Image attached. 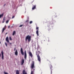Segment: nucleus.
I'll return each mask as SVG.
<instances>
[{
    "mask_svg": "<svg viewBox=\"0 0 74 74\" xmlns=\"http://www.w3.org/2000/svg\"><path fill=\"white\" fill-rule=\"evenodd\" d=\"M28 40V42H29L31 41V36L28 35L26 36L25 38V41H27V40Z\"/></svg>",
    "mask_w": 74,
    "mask_h": 74,
    "instance_id": "1",
    "label": "nucleus"
},
{
    "mask_svg": "<svg viewBox=\"0 0 74 74\" xmlns=\"http://www.w3.org/2000/svg\"><path fill=\"white\" fill-rule=\"evenodd\" d=\"M34 61H33L32 63L31 68V69H34Z\"/></svg>",
    "mask_w": 74,
    "mask_h": 74,
    "instance_id": "2",
    "label": "nucleus"
},
{
    "mask_svg": "<svg viewBox=\"0 0 74 74\" xmlns=\"http://www.w3.org/2000/svg\"><path fill=\"white\" fill-rule=\"evenodd\" d=\"M1 53L2 59L3 60L4 59V52H3V51H2L1 52Z\"/></svg>",
    "mask_w": 74,
    "mask_h": 74,
    "instance_id": "3",
    "label": "nucleus"
},
{
    "mask_svg": "<svg viewBox=\"0 0 74 74\" xmlns=\"http://www.w3.org/2000/svg\"><path fill=\"white\" fill-rule=\"evenodd\" d=\"M28 53L29 54V56H30L31 58H33V54H32V53L31 52L29 51Z\"/></svg>",
    "mask_w": 74,
    "mask_h": 74,
    "instance_id": "4",
    "label": "nucleus"
},
{
    "mask_svg": "<svg viewBox=\"0 0 74 74\" xmlns=\"http://www.w3.org/2000/svg\"><path fill=\"white\" fill-rule=\"evenodd\" d=\"M27 58V54H26V50L25 51V55H24V58L25 59H26Z\"/></svg>",
    "mask_w": 74,
    "mask_h": 74,
    "instance_id": "5",
    "label": "nucleus"
},
{
    "mask_svg": "<svg viewBox=\"0 0 74 74\" xmlns=\"http://www.w3.org/2000/svg\"><path fill=\"white\" fill-rule=\"evenodd\" d=\"M36 29L38 30L36 31V34H37V36H39L38 34V27H36Z\"/></svg>",
    "mask_w": 74,
    "mask_h": 74,
    "instance_id": "6",
    "label": "nucleus"
},
{
    "mask_svg": "<svg viewBox=\"0 0 74 74\" xmlns=\"http://www.w3.org/2000/svg\"><path fill=\"white\" fill-rule=\"evenodd\" d=\"M21 53L22 55H24V53H23V49L22 48H21Z\"/></svg>",
    "mask_w": 74,
    "mask_h": 74,
    "instance_id": "7",
    "label": "nucleus"
},
{
    "mask_svg": "<svg viewBox=\"0 0 74 74\" xmlns=\"http://www.w3.org/2000/svg\"><path fill=\"white\" fill-rule=\"evenodd\" d=\"M38 57V60L39 61V62H41V60L40 59V56L39 55H38L37 56Z\"/></svg>",
    "mask_w": 74,
    "mask_h": 74,
    "instance_id": "8",
    "label": "nucleus"
},
{
    "mask_svg": "<svg viewBox=\"0 0 74 74\" xmlns=\"http://www.w3.org/2000/svg\"><path fill=\"white\" fill-rule=\"evenodd\" d=\"M6 41L7 42H9V40H8V37H7L6 38Z\"/></svg>",
    "mask_w": 74,
    "mask_h": 74,
    "instance_id": "9",
    "label": "nucleus"
},
{
    "mask_svg": "<svg viewBox=\"0 0 74 74\" xmlns=\"http://www.w3.org/2000/svg\"><path fill=\"white\" fill-rule=\"evenodd\" d=\"M18 51L17 50H16V51L15 52V55H16V56H17V55H18Z\"/></svg>",
    "mask_w": 74,
    "mask_h": 74,
    "instance_id": "10",
    "label": "nucleus"
},
{
    "mask_svg": "<svg viewBox=\"0 0 74 74\" xmlns=\"http://www.w3.org/2000/svg\"><path fill=\"white\" fill-rule=\"evenodd\" d=\"M24 60L23 59L21 61L22 65H23V64L24 63Z\"/></svg>",
    "mask_w": 74,
    "mask_h": 74,
    "instance_id": "11",
    "label": "nucleus"
},
{
    "mask_svg": "<svg viewBox=\"0 0 74 74\" xmlns=\"http://www.w3.org/2000/svg\"><path fill=\"white\" fill-rule=\"evenodd\" d=\"M36 5H34V7H32V10H34V9H35V8H36Z\"/></svg>",
    "mask_w": 74,
    "mask_h": 74,
    "instance_id": "12",
    "label": "nucleus"
},
{
    "mask_svg": "<svg viewBox=\"0 0 74 74\" xmlns=\"http://www.w3.org/2000/svg\"><path fill=\"white\" fill-rule=\"evenodd\" d=\"M16 74H19V72L18 70H17L16 72Z\"/></svg>",
    "mask_w": 74,
    "mask_h": 74,
    "instance_id": "13",
    "label": "nucleus"
},
{
    "mask_svg": "<svg viewBox=\"0 0 74 74\" xmlns=\"http://www.w3.org/2000/svg\"><path fill=\"white\" fill-rule=\"evenodd\" d=\"M23 74H27L26 73H25V70L23 71Z\"/></svg>",
    "mask_w": 74,
    "mask_h": 74,
    "instance_id": "14",
    "label": "nucleus"
},
{
    "mask_svg": "<svg viewBox=\"0 0 74 74\" xmlns=\"http://www.w3.org/2000/svg\"><path fill=\"white\" fill-rule=\"evenodd\" d=\"M15 34V31H14L12 35L14 36Z\"/></svg>",
    "mask_w": 74,
    "mask_h": 74,
    "instance_id": "15",
    "label": "nucleus"
},
{
    "mask_svg": "<svg viewBox=\"0 0 74 74\" xmlns=\"http://www.w3.org/2000/svg\"><path fill=\"white\" fill-rule=\"evenodd\" d=\"M3 13L2 14H1L0 15V18H1L2 16H3Z\"/></svg>",
    "mask_w": 74,
    "mask_h": 74,
    "instance_id": "16",
    "label": "nucleus"
},
{
    "mask_svg": "<svg viewBox=\"0 0 74 74\" xmlns=\"http://www.w3.org/2000/svg\"><path fill=\"white\" fill-rule=\"evenodd\" d=\"M5 30V28H3V30H2V33H3L4 32V30Z\"/></svg>",
    "mask_w": 74,
    "mask_h": 74,
    "instance_id": "17",
    "label": "nucleus"
},
{
    "mask_svg": "<svg viewBox=\"0 0 74 74\" xmlns=\"http://www.w3.org/2000/svg\"><path fill=\"white\" fill-rule=\"evenodd\" d=\"M33 23V21H31L29 22L30 24H32Z\"/></svg>",
    "mask_w": 74,
    "mask_h": 74,
    "instance_id": "18",
    "label": "nucleus"
},
{
    "mask_svg": "<svg viewBox=\"0 0 74 74\" xmlns=\"http://www.w3.org/2000/svg\"><path fill=\"white\" fill-rule=\"evenodd\" d=\"M5 45H6V47H7V43L5 42Z\"/></svg>",
    "mask_w": 74,
    "mask_h": 74,
    "instance_id": "19",
    "label": "nucleus"
},
{
    "mask_svg": "<svg viewBox=\"0 0 74 74\" xmlns=\"http://www.w3.org/2000/svg\"><path fill=\"white\" fill-rule=\"evenodd\" d=\"M23 26V25H21L19 27H22Z\"/></svg>",
    "mask_w": 74,
    "mask_h": 74,
    "instance_id": "20",
    "label": "nucleus"
},
{
    "mask_svg": "<svg viewBox=\"0 0 74 74\" xmlns=\"http://www.w3.org/2000/svg\"><path fill=\"white\" fill-rule=\"evenodd\" d=\"M8 22H9V20H8L6 21V23H8Z\"/></svg>",
    "mask_w": 74,
    "mask_h": 74,
    "instance_id": "21",
    "label": "nucleus"
},
{
    "mask_svg": "<svg viewBox=\"0 0 74 74\" xmlns=\"http://www.w3.org/2000/svg\"><path fill=\"white\" fill-rule=\"evenodd\" d=\"M10 40H12V39L11 38V37H9Z\"/></svg>",
    "mask_w": 74,
    "mask_h": 74,
    "instance_id": "22",
    "label": "nucleus"
},
{
    "mask_svg": "<svg viewBox=\"0 0 74 74\" xmlns=\"http://www.w3.org/2000/svg\"><path fill=\"white\" fill-rule=\"evenodd\" d=\"M11 19V17H8V20H10Z\"/></svg>",
    "mask_w": 74,
    "mask_h": 74,
    "instance_id": "23",
    "label": "nucleus"
},
{
    "mask_svg": "<svg viewBox=\"0 0 74 74\" xmlns=\"http://www.w3.org/2000/svg\"><path fill=\"white\" fill-rule=\"evenodd\" d=\"M15 18V16H13L12 17V19H13V18Z\"/></svg>",
    "mask_w": 74,
    "mask_h": 74,
    "instance_id": "24",
    "label": "nucleus"
},
{
    "mask_svg": "<svg viewBox=\"0 0 74 74\" xmlns=\"http://www.w3.org/2000/svg\"><path fill=\"white\" fill-rule=\"evenodd\" d=\"M33 74V71H31V74Z\"/></svg>",
    "mask_w": 74,
    "mask_h": 74,
    "instance_id": "25",
    "label": "nucleus"
},
{
    "mask_svg": "<svg viewBox=\"0 0 74 74\" xmlns=\"http://www.w3.org/2000/svg\"><path fill=\"white\" fill-rule=\"evenodd\" d=\"M29 20H27V21H26V22H27V23H28V22H29Z\"/></svg>",
    "mask_w": 74,
    "mask_h": 74,
    "instance_id": "26",
    "label": "nucleus"
},
{
    "mask_svg": "<svg viewBox=\"0 0 74 74\" xmlns=\"http://www.w3.org/2000/svg\"><path fill=\"white\" fill-rule=\"evenodd\" d=\"M52 66L51 65V67H50V69H51V68H52Z\"/></svg>",
    "mask_w": 74,
    "mask_h": 74,
    "instance_id": "27",
    "label": "nucleus"
},
{
    "mask_svg": "<svg viewBox=\"0 0 74 74\" xmlns=\"http://www.w3.org/2000/svg\"><path fill=\"white\" fill-rule=\"evenodd\" d=\"M6 5V4H4V5H3V6L5 7V5Z\"/></svg>",
    "mask_w": 74,
    "mask_h": 74,
    "instance_id": "28",
    "label": "nucleus"
},
{
    "mask_svg": "<svg viewBox=\"0 0 74 74\" xmlns=\"http://www.w3.org/2000/svg\"><path fill=\"white\" fill-rule=\"evenodd\" d=\"M10 27V26L9 25L8 27V28H9Z\"/></svg>",
    "mask_w": 74,
    "mask_h": 74,
    "instance_id": "29",
    "label": "nucleus"
},
{
    "mask_svg": "<svg viewBox=\"0 0 74 74\" xmlns=\"http://www.w3.org/2000/svg\"><path fill=\"white\" fill-rule=\"evenodd\" d=\"M52 70H51V74H52Z\"/></svg>",
    "mask_w": 74,
    "mask_h": 74,
    "instance_id": "30",
    "label": "nucleus"
},
{
    "mask_svg": "<svg viewBox=\"0 0 74 74\" xmlns=\"http://www.w3.org/2000/svg\"><path fill=\"white\" fill-rule=\"evenodd\" d=\"M5 20V18H3V21H4Z\"/></svg>",
    "mask_w": 74,
    "mask_h": 74,
    "instance_id": "31",
    "label": "nucleus"
},
{
    "mask_svg": "<svg viewBox=\"0 0 74 74\" xmlns=\"http://www.w3.org/2000/svg\"><path fill=\"white\" fill-rule=\"evenodd\" d=\"M16 49H15V48H14V51H15V50Z\"/></svg>",
    "mask_w": 74,
    "mask_h": 74,
    "instance_id": "32",
    "label": "nucleus"
},
{
    "mask_svg": "<svg viewBox=\"0 0 74 74\" xmlns=\"http://www.w3.org/2000/svg\"><path fill=\"white\" fill-rule=\"evenodd\" d=\"M0 57H1V54H0Z\"/></svg>",
    "mask_w": 74,
    "mask_h": 74,
    "instance_id": "33",
    "label": "nucleus"
},
{
    "mask_svg": "<svg viewBox=\"0 0 74 74\" xmlns=\"http://www.w3.org/2000/svg\"><path fill=\"white\" fill-rule=\"evenodd\" d=\"M10 44H11L12 43H10Z\"/></svg>",
    "mask_w": 74,
    "mask_h": 74,
    "instance_id": "34",
    "label": "nucleus"
},
{
    "mask_svg": "<svg viewBox=\"0 0 74 74\" xmlns=\"http://www.w3.org/2000/svg\"><path fill=\"white\" fill-rule=\"evenodd\" d=\"M13 27L12 26L11 27Z\"/></svg>",
    "mask_w": 74,
    "mask_h": 74,
    "instance_id": "35",
    "label": "nucleus"
},
{
    "mask_svg": "<svg viewBox=\"0 0 74 74\" xmlns=\"http://www.w3.org/2000/svg\"><path fill=\"white\" fill-rule=\"evenodd\" d=\"M7 34V33H6V34Z\"/></svg>",
    "mask_w": 74,
    "mask_h": 74,
    "instance_id": "36",
    "label": "nucleus"
},
{
    "mask_svg": "<svg viewBox=\"0 0 74 74\" xmlns=\"http://www.w3.org/2000/svg\"><path fill=\"white\" fill-rule=\"evenodd\" d=\"M0 44H1V42H0Z\"/></svg>",
    "mask_w": 74,
    "mask_h": 74,
    "instance_id": "37",
    "label": "nucleus"
},
{
    "mask_svg": "<svg viewBox=\"0 0 74 74\" xmlns=\"http://www.w3.org/2000/svg\"><path fill=\"white\" fill-rule=\"evenodd\" d=\"M38 52H40V51H38Z\"/></svg>",
    "mask_w": 74,
    "mask_h": 74,
    "instance_id": "38",
    "label": "nucleus"
},
{
    "mask_svg": "<svg viewBox=\"0 0 74 74\" xmlns=\"http://www.w3.org/2000/svg\"><path fill=\"white\" fill-rule=\"evenodd\" d=\"M3 23H4V22H3Z\"/></svg>",
    "mask_w": 74,
    "mask_h": 74,
    "instance_id": "39",
    "label": "nucleus"
}]
</instances>
